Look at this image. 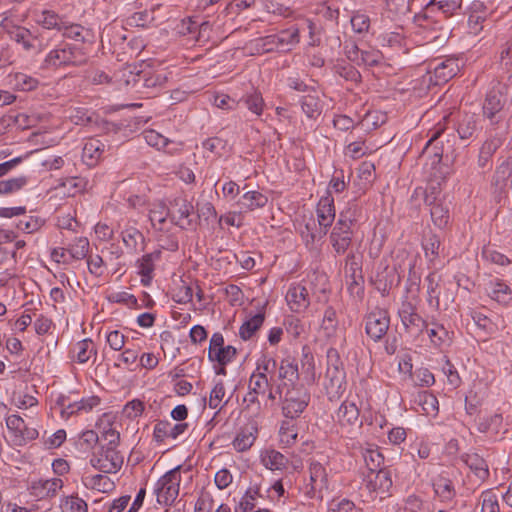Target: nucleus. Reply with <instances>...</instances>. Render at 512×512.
I'll return each mask as SVG.
<instances>
[{
  "instance_id": "nucleus-13",
  "label": "nucleus",
  "mask_w": 512,
  "mask_h": 512,
  "mask_svg": "<svg viewBox=\"0 0 512 512\" xmlns=\"http://www.w3.org/2000/svg\"><path fill=\"white\" fill-rule=\"evenodd\" d=\"M6 426L13 434L17 445H24L29 441L35 440L39 435L38 430L35 427L27 426L19 415H9L6 418Z\"/></svg>"
},
{
  "instance_id": "nucleus-55",
  "label": "nucleus",
  "mask_w": 512,
  "mask_h": 512,
  "mask_svg": "<svg viewBox=\"0 0 512 512\" xmlns=\"http://www.w3.org/2000/svg\"><path fill=\"white\" fill-rule=\"evenodd\" d=\"M364 462L369 470L378 471L383 464L384 457L377 448H367L363 452Z\"/></svg>"
},
{
  "instance_id": "nucleus-16",
  "label": "nucleus",
  "mask_w": 512,
  "mask_h": 512,
  "mask_svg": "<svg viewBox=\"0 0 512 512\" xmlns=\"http://www.w3.org/2000/svg\"><path fill=\"white\" fill-rule=\"evenodd\" d=\"M293 24L290 26V43H299L301 35L308 37V45H318L320 40L315 37L314 23L304 17H294Z\"/></svg>"
},
{
  "instance_id": "nucleus-15",
  "label": "nucleus",
  "mask_w": 512,
  "mask_h": 512,
  "mask_svg": "<svg viewBox=\"0 0 512 512\" xmlns=\"http://www.w3.org/2000/svg\"><path fill=\"white\" fill-rule=\"evenodd\" d=\"M345 275L350 293L352 295L361 296L364 292V278L362 269L355 261V255L353 253H349L346 257Z\"/></svg>"
},
{
  "instance_id": "nucleus-10",
  "label": "nucleus",
  "mask_w": 512,
  "mask_h": 512,
  "mask_svg": "<svg viewBox=\"0 0 512 512\" xmlns=\"http://www.w3.org/2000/svg\"><path fill=\"white\" fill-rule=\"evenodd\" d=\"M392 484L391 473L386 469L368 472L364 479L365 488L372 498L383 499L389 496Z\"/></svg>"
},
{
  "instance_id": "nucleus-27",
  "label": "nucleus",
  "mask_w": 512,
  "mask_h": 512,
  "mask_svg": "<svg viewBox=\"0 0 512 512\" xmlns=\"http://www.w3.org/2000/svg\"><path fill=\"white\" fill-rule=\"evenodd\" d=\"M326 377L329 378V382L325 385L329 399L339 398L345 390L344 372L340 371L337 367H329L326 372Z\"/></svg>"
},
{
  "instance_id": "nucleus-23",
  "label": "nucleus",
  "mask_w": 512,
  "mask_h": 512,
  "mask_svg": "<svg viewBox=\"0 0 512 512\" xmlns=\"http://www.w3.org/2000/svg\"><path fill=\"white\" fill-rule=\"evenodd\" d=\"M317 221L321 228L327 233L328 228L335 220L334 199L331 195L322 197L317 204Z\"/></svg>"
},
{
  "instance_id": "nucleus-31",
  "label": "nucleus",
  "mask_w": 512,
  "mask_h": 512,
  "mask_svg": "<svg viewBox=\"0 0 512 512\" xmlns=\"http://www.w3.org/2000/svg\"><path fill=\"white\" fill-rule=\"evenodd\" d=\"M82 482L86 488L102 493H110L115 488L110 477L102 474L87 475L82 478Z\"/></svg>"
},
{
  "instance_id": "nucleus-57",
  "label": "nucleus",
  "mask_w": 512,
  "mask_h": 512,
  "mask_svg": "<svg viewBox=\"0 0 512 512\" xmlns=\"http://www.w3.org/2000/svg\"><path fill=\"white\" fill-rule=\"evenodd\" d=\"M226 395V390L222 381L215 382L209 396L208 406L211 409L220 410L223 407V399Z\"/></svg>"
},
{
  "instance_id": "nucleus-2",
  "label": "nucleus",
  "mask_w": 512,
  "mask_h": 512,
  "mask_svg": "<svg viewBox=\"0 0 512 512\" xmlns=\"http://www.w3.org/2000/svg\"><path fill=\"white\" fill-rule=\"evenodd\" d=\"M181 481V466H177L161 476L153 487L156 502L164 507L171 506L179 495Z\"/></svg>"
},
{
  "instance_id": "nucleus-21",
  "label": "nucleus",
  "mask_w": 512,
  "mask_h": 512,
  "mask_svg": "<svg viewBox=\"0 0 512 512\" xmlns=\"http://www.w3.org/2000/svg\"><path fill=\"white\" fill-rule=\"evenodd\" d=\"M161 254V250L157 249L151 253L143 255L137 261L138 273L141 276V283L144 286L150 285L154 277L155 263L160 260Z\"/></svg>"
},
{
  "instance_id": "nucleus-62",
  "label": "nucleus",
  "mask_w": 512,
  "mask_h": 512,
  "mask_svg": "<svg viewBox=\"0 0 512 512\" xmlns=\"http://www.w3.org/2000/svg\"><path fill=\"white\" fill-rule=\"evenodd\" d=\"M482 257L486 261L499 266H507L511 263L510 259L506 255L502 254L501 252L491 247L483 248Z\"/></svg>"
},
{
  "instance_id": "nucleus-42",
  "label": "nucleus",
  "mask_w": 512,
  "mask_h": 512,
  "mask_svg": "<svg viewBox=\"0 0 512 512\" xmlns=\"http://www.w3.org/2000/svg\"><path fill=\"white\" fill-rule=\"evenodd\" d=\"M268 202L266 195L259 191L246 192L238 202L241 209L253 211L255 209L263 208Z\"/></svg>"
},
{
  "instance_id": "nucleus-56",
  "label": "nucleus",
  "mask_w": 512,
  "mask_h": 512,
  "mask_svg": "<svg viewBox=\"0 0 512 512\" xmlns=\"http://www.w3.org/2000/svg\"><path fill=\"white\" fill-rule=\"evenodd\" d=\"M242 101L246 107L255 115L260 116L263 112L264 100L260 92L253 91L243 96Z\"/></svg>"
},
{
  "instance_id": "nucleus-47",
  "label": "nucleus",
  "mask_w": 512,
  "mask_h": 512,
  "mask_svg": "<svg viewBox=\"0 0 512 512\" xmlns=\"http://www.w3.org/2000/svg\"><path fill=\"white\" fill-rule=\"evenodd\" d=\"M61 512H88L87 503L78 495L64 496L60 499Z\"/></svg>"
},
{
  "instance_id": "nucleus-4",
  "label": "nucleus",
  "mask_w": 512,
  "mask_h": 512,
  "mask_svg": "<svg viewBox=\"0 0 512 512\" xmlns=\"http://www.w3.org/2000/svg\"><path fill=\"white\" fill-rule=\"evenodd\" d=\"M506 90V86L498 82L486 94L482 109L484 117L491 125H496L503 119V108L507 103Z\"/></svg>"
},
{
  "instance_id": "nucleus-59",
  "label": "nucleus",
  "mask_w": 512,
  "mask_h": 512,
  "mask_svg": "<svg viewBox=\"0 0 512 512\" xmlns=\"http://www.w3.org/2000/svg\"><path fill=\"white\" fill-rule=\"evenodd\" d=\"M69 256L72 259H84L89 251V241L86 237L77 238L73 244L70 245Z\"/></svg>"
},
{
  "instance_id": "nucleus-32",
  "label": "nucleus",
  "mask_w": 512,
  "mask_h": 512,
  "mask_svg": "<svg viewBox=\"0 0 512 512\" xmlns=\"http://www.w3.org/2000/svg\"><path fill=\"white\" fill-rule=\"evenodd\" d=\"M257 438V428L254 426H247L241 429L235 436L232 445L237 452H244L249 450Z\"/></svg>"
},
{
  "instance_id": "nucleus-49",
  "label": "nucleus",
  "mask_w": 512,
  "mask_h": 512,
  "mask_svg": "<svg viewBox=\"0 0 512 512\" xmlns=\"http://www.w3.org/2000/svg\"><path fill=\"white\" fill-rule=\"evenodd\" d=\"M121 235L124 245L131 252H137L139 244L144 242L143 234L135 227H126Z\"/></svg>"
},
{
  "instance_id": "nucleus-61",
  "label": "nucleus",
  "mask_w": 512,
  "mask_h": 512,
  "mask_svg": "<svg viewBox=\"0 0 512 512\" xmlns=\"http://www.w3.org/2000/svg\"><path fill=\"white\" fill-rule=\"evenodd\" d=\"M353 234H336L331 233L330 240L331 244L337 254H344L352 243Z\"/></svg>"
},
{
  "instance_id": "nucleus-5",
  "label": "nucleus",
  "mask_w": 512,
  "mask_h": 512,
  "mask_svg": "<svg viewBox=\"0 0 512 512\" xmlns=\"http://www.w3.org/2000/svg\"><path fill=\"white\" fill-rule=\"evenodd\" d=\"M309 481L301 488L309 498H323V492L328 489V473L326 468L317 461H312L308 468Z\"/></svg>"
},
{
  "instance_id": "nucleus-58",
  "label": "nucleus",
  "mask_w": 512,
  "mask_h": 512,
  "mask_svg": "<svg viewBox=\"0 0 512 512\" xmlns=\"http://www.w3.org/2000/svg\"><path fill=\"white\" fill-rule=\"evenodd\" d=\"M430 214L435 226L444 228L448 224L449 210L442 202L430 208Z\"/></svg>"
},
{
  "instance_id": "nucleus-26",
  "label": "nucleus",
  "mask_w": 512,
  "mask_h": 512,
  "mask_svg": "<svg viewBox=\"0 0 512 512\" xmlns=\"http://www.w3.org/2000/svg\"><path fill=\"white\" fill-rule=\"evenodd\" d=\"M96 356V345L88 338L75 343L71 350V359L79 364H85L92 357L96 358Z\"/></svg>"
},
{
  "instance_id": "nucleus-33",
  "label": "nucleus",
  "mask_w": 512,
  "mask_h": 512,
  "mask_svg": "<svg viewBox=\"0 0 512 512\" xmlns=\"http://www.w3.org/2000/svg\"><path fill=\"white\" fill-rule=\"evenodd\" d=\"M435 495L442 502H452L456 497V490L453 482L444 476H438L433 481Z\"/></svg>"
},
{
  "instance_id": "nucleus-18",
  "label": "nucleus",
  "mask_w": 512,
  "mask_h": 512,
  "mask_svg": "<svg viewBox=\"0 0 512 512\" xmlns=\"http://www.w3.org/2000/svg\"><path fill=\"white\" fill-rule=\"evenodd\" d=\"M357 400L353 398L346 399L336 411V422L345 429L352 428L360 424V409Z\"/></svg>"
},
{
  "instance_id": "nucleus-34",
  "label": "nucleus",
  "mask_w": 512,
  "mask_h": 512,
  "mask_svg": "<svg viewBox=\"0 0 512 512\" xmlns=\"http://www.w3.org/2000/svg\"><path fill=\"white\" fill-rule=\"evenodd\" d=\"M9 38L17 44H20L26 52L36 50L39 46L37 45L38 36L34 35L29 29L23 26L16 29ZM40 49L41 47L39 46V50Z\"/></svg>"
},
{
  "instance_id": "nucleus-22",
  "label": "nucleus",
  "mask_w": 512,
  "mask_h": 512,
  "mask_svg": "<svg viewBox=\"0 0 512 512\" xmlns=\"http://www.w3.org/2000/svg\"><path fill=\"white\" fill-rule=\"evenodd\" d=\"M269 364L270 361L266 359L262 360V364L258 363L256 370L249 379V396L264 394L266 392L268 387L266 371H268Z\"/></svg>"
},
{
  "instance_id": "nucleus-20",
  "label": "nucleus",
  "mask_w": 512,
  "mask_h": 512,
  "mask_svg": "<svg viewBox=\"0 0 512 512\" xmlns=\"http://www.w3.org/2000/svg\"><path fill=\"white\" fill-rule=\"evenodd\" d=\"M188 428L186 423H172L167 420L158 421L153 428V440L158 444L166 440H176Z\"/></svg>"
},
{
  "instance_id": "nucleus-24",
  "label": "nucleus",
  "mask_w": 512,
  "mask_h": 512,
  "mask_svg": "<svg viewBox=\"0 0 512 512\" xmlns=\"http://www.w3.org/2000/svg\"><path fill=\"white\" fill-rule=\"evenodd\" d=\"M425 283L429 303H435V306L438 307L440 296L446 290L443 275L439 271L434 270L426 276Z\"/></svg>"
},
{
  "instance_id": "nucleus-9",
  "label": "nucleus",
  "mask_w": 512,
  "mask_h": 512,
  "mask_svg": "<svg viewBox=\"0 0 512 512\" xmlns=\"http://www.w3.org/2000/svg\"><path fill=\"white\" fill-rule=\"evenodd\" d=\"M294 227L306 245L312 244L317 236L326 234L319 223H316L313 213L304 208L297 214Z\"/></svg>"
},
{
  "instance_id": "nucleus-36",
  "label": "nucleus",
  "mask_w": 512,
  "mask_h": 512,
  "mask_svg": "<svg viewBox=\"0 0 512 512\" xmlns=\"http://www.w3.org/2000/svg\"><path fill=\"white\" fill-rule=\"evenodd\" d=\"M512 176V161L510 159L504 160L499 164L492 177V186L497 190L503 191L511 180Z\"/></svg>"
},
{
  "instance_id": "nucleus-29",
  "label": "nucleus",
  "mask_w": 512,
  "mask_h": 512,
  "mask_svg": "<svg viewBox=\"0 0 512 512\" xmlns=\"http://www.w3.org/2000/svg\"><path fill=\"white\" fill-rule=\"evenodd\" d=\"M113 415L104 413L97 421V427L101 437L108 442V445H116L119 441V432L114 427Z\"/></svg>"
},
{
  "instance_id": "nucleus-46",
  "label": "nucleus",
  "mask_w": 512,
  "mask_h": 512,
  "mask_svg": "<svg viewBox=\"0 0 512 512\" xmlns=\"http://www.w3.org/2000/svg\"><path fill=\"white\" fill-rule=\"evenodd\" d=\"M425 333L435 345H441L450 340L449 332L439 322H430L425 326Z\"/></svg>"
},
{
  "instance_id": "nucleus-6",
  "label": "nucleus",
  "mask_w": 512,
  "mask_h": 512,
  "mask_svg": "<svg viewBox=\"0 0 512 512\" xmlns=\"http://www.w3.org/2000/svg\"><path fill=\"white\" fill-rule=\"evenodd\" d=\"M124 458L116 449V445L102 446L95 452L91 459V465L103 473H116L123 465Z\"/></svg>"
},
{
  "instance_id": "nucleus-3",
  "label": "nucleus",
  "mask_w": 512,
  "mask_h": 512,
  "mask_svg": "<svg viewBox=\"0 0 512 512\" xmlns=\"http://www.w3.org/2000/svg\"><path fill=\"white\" fill-rule=\"evenodd\" d=\"M100 404L101 398L96 395L83 397L79 401H70L69 397L64 394H59L55 398V407L59 410L63 420L82 413H89L98 408Z\"/></svg>"
},
{
  "instance_id": "nucleus-12",
  "label": "nucleus",
  "mask_w": 512,
  "mask_h": 512,
  "mask_svg": "<svg viewBox=\"0 0 512 512\" xmlns=\"http://www.w3.org/2000/svg\"><path fill=\"white\" fill-rule=\"evenodd\" d=\"M401 282V277L396 267H390L387 264H380L377 272L371 278V284L381 293L382 296H388L390 291L397 287Z\"/></svg>"
},
{
  "instance_id": "nucleus-17",
  "label": "nucleus",
  "mask_w": 512,
  "mask_h": 512,
  "mask_svg": "<svg viewBox=\"0 0 512 512\" xmlns=\"http://www.w3.org/2000/svg\"><path fill=\"white\" fill-rule=\"evenodd\" d=\"M194 207L186 197H176L170 201L169 212L171 220L181 228L191 225L190 215Z\"/></svg>"
},
{
  "instance_id": "nucleus-7",
  "label": "nucleus",
  "mask_w": 512,
  "mask_h": 512,
  "mask_svg": "<svg viewBox=\"0 0 512 512\" xmlns=\"http://www.w3.org/2000/svg\"><path fill=\"white\" fill-rule=\"evenodd\" d=\"M236 353L235 347L224 345V337L221 333L212 335L209 343L208 359L221 366L217 374H226L225 366L234 360Z\"/></svg>"
},
{
  "instance_id": "nucleus-51",
  "label": "nucleus",
  "mask_w": 512,
  "mask_h": 512,
  "mask_svg": "<svg viewBox=\"0 0 512 512\" xmlns=\"http://www.w3.org/2000/svg\"><path fill=\"white\" fill-rule=\"evenodd\" d=\"M440 245V239L437 235L430 233L424 236L422 246L430 262H434L438 258Z\"/></svg>"
},
{
  "instance_id": "nucleus-25",
  "label": "nucleus",
  "mask_w": 512,
  "mask_h": 512,
  "mask_svg": "<svg viewBox=\"0 0 512 512\" xmlns=\"http://www.w3.org/2000/svg\"><path fill=\"white\" fill-rule=\"evenodd\" d=\"M35 21L44 29L61 31L66 20L54 10L43 9L35 11Z\"/></svg>"
},
{
  "instance_id": "nucleus-19",
  "label": "nucleus",
  "mask_w": 512,
  "mask_h": 512,
  "mask_svg": "<svg viewBox=\"0 0 512 512\" xmlns=\"http://www.w3.org/2000/svg\"><path fill=\"white\" fill-rule=\"evenodd\" d=\"M177 31L182 36H188V40L192 42H204L209 37L210 24L209 22L199 24L191 18H187L178 24Z\"/></svg>"
},
{
  "instance_id": "nucleus-45",
  "label": "nucleus",
  "mask_w": 512,
  "mask_h": 512,
  "mask_svg": "<svg viewBox=\"0 0 512 512\" xmlns=\"http://www.w3.org/2000/svg\"><path fill=\"white\" fill-rule=\"evenodd\" d=\"M65 38L74 40L76 43H84L89 36V30L80 24L69 23L65 21L63 29L60 31Z\"/></svg>"
},
{
  "instance_id": "nucleus-14",
  "label": "nucleus",
  "mask_w": 512,
  "mask_h": 512,
  "mask_svg": "<svg viewBox=\"0 0 512 512\" xmlns=\"http://www.w3.org/2000/svg\"><path fill=\"white\" fill-rule=\"evenodd\" d=\"M126 85L132 84L133 87L139 90L142 87L157 88L162 87L166 82V77L161 73L156 72H134L132 70L124 71Z\"/></svg>"
},
{
  "instance_id": "nucleus-35",
  "label": "nucleus",
  "mask_w": 512,
  "mask_h": 512,
  "mask_svg": "<svg viewBox=\"0 0 512 512\" xmlns=\"http://www.w3.org/2000/svg\"><path fill=\"white\" fill-rule=\"evenodd\" d=\"M309 294L306 287L297 285L290 288V310L296 313L304 311L309 306Z\"/></svg>"
},
{
  "instance_id": "nucleus-38",
  "label": "nucleus",
  "mask_w": 512,
  "mask_h": 512,
  "mask_svg": "<svg viewBox=\"0 0 512 512\" xmlns=\"http://www.w3.org/2000/svg\"><path fill=\"white\" fill-rule=\"evenodd\" d=\"M356 221V210L349 207L340 212L339 218L331 233L353 234L352 226Z\"/></svg>"
},
{
  "instance_id": "nucleus-64",
  "label": "nucleus",
  "mask_w": 512,
  "mask_h": 512,
  "mask_svg": "<svg viewBox=\"0 0 512 512\" xmlns=\"http://www.w3.org/2000/svg\"><path fill=\"white\" fill-rule=\"evenodd\" d=\"M351 26L356 33H367L370 28V18L368 15L357 11L351 17Z\"/></svg>"
},
{
  "instance_id": "nucleus-1",
  "label": "nucleus",
  "mask_w": 512,
  "mask_h": 512,
  "mask_svg": "<svg viewBox=\"0 0 512 512\" xmlns=\"http://www.w3.org/2000/svg\"><path fill=\"white\" fill-rule=\"evenodd\" d=\"M87 53L82 44L61 42L51 49L45 56L42 69H60L67 67H79L87 62Z\"/></svg>"
},
{
  "instance_id": "nucleus-8",
  "label": "nucleus",
  "mask_w": 512,
  "mask_h": 512,
  "mask_svg": "<svg viewBox=\"0 0 512 512\" xmlns=\"http://www.w3.org/2000/svg\"><path fill=\"white\" fill-rule=\"evenodd\" d=\"M460 71L457 58L449 57L442 61L435 59L428 64L429 81L433 85L447 83Z\"/></svg>"
},
{
  "instance_id": "nucleus-60",
  "label": "nucleus",
  "mask_w": 512,
  "mask_h": 512,
  "mask_svg": "<svg viewBox=\"0 0 512 512\" xmlns=\"http://www.w3.org/2000/svg\"><path fill=\"white\" fill-rule=\"evenodd\" d=\"M257 498H258V490L249 488L245 492L243 497L241 498L235 511L236 512H251L256 505Z\"/></svg>"
},
{
  "instance_id": "nucleus-52",
  "label": "nucleus",
  "mask_w": 512,
  "mask_h": 512,
  "mask_svg": "<svg viewBox=\"0 0 512 512\" xmlns=\"http://www.w3.org/2000/svg\"><path fill=\"white\" fill-rule=\"evenodd\" d=\"M297 101L300 103L302 111L309 118H313L320 115L319 100L316 96L309 93L302 97H298Z\"/></svg>"
},
{
  "instance_id": "nucleus-41",
  "label": "nucleus",
  "mask_w": 512,
  "mask_h": 512,
  "mask_svg": "<svg viewBox=\"0 0 512 512\" xmlns=\"http://www.w3.org/2000/svg\"><path fill=\"white\" fill-rule=\"evenodd\" d=\"M261 462L266 468L276 471L283 470L286 467L287 459L282 453L274 449H265L261 452Z\"/></svg>"
},
{
  "instance_id": "nucleus-48",
  "label": "nucleus",
  "mask_w": 512,
  "mask_h": 512,
  "mask_svg": "<svg viewBox=\"0 0 512 512\" xmlns=\"http://www.w3.org/2000/svg\"><path fill=\"white\" fill-rule=\"evenodd\" d=\"M477 131V120L474 115L465 114L459 121L457 133L462 140H469L475 136Z\"/></svg>"
},
{
  "instance_id": "nucleus-53",
  "label": "nucleus",
  "mask_w": 512,
  "mask_h": 512,
  "mask_svg": "<svg viewBox=\"0 0 512 512\" xmlns=\"http://www.w3.org/2000/svg\"><path fill=\"white\" fill-rule=\"evenodd\" d=\"M481 512H500L498 496L491 489L481 493L479 498Z\"/></svg>"
},
{
  "instance_id": "nucleus-30",
  "label": "nucleus",
  "mask_w": 512,
  "mask_h": 512,
  "mask_svg": "<svg viewBox=\"0 0 512 512\" xmlns=\"http://www.w3.org/2000/svg\"><path fill=\"white\" fill-rule=\"evenodd\" d=\"M105 145L98 139L86 141L82 151V159L88 166H94L101 159Z\"/></svg>"
},
{
  "instance_id": "nucleus-63",
  "label": "nucleus",
  "mask_w": 512,
  "mask_h": 512,
  "mask_svg": "<svg viewBox=\"0 0 512 512\" xmlns=\"http://www.w3.org/2000/svg\"><path fill=\"white\" fill-rule=\"evenodd\" d=\"M389 328V322H366L365 331L374 341L380 340L386 335Z\"/></svg>"
},
{
  "instance_id": "nucleus-11",
  "label": "nucleus",
  "mask_w": 512,
  "mask_h": 512,
  "mask_svg": "<svg viewBox=\"0 0 512 512\" xmlns=\"http://www.w3.org/2000/svg\"><path fill=\"white\" fill-rule=\"evenodd\" d=\"M63 486L61 478H37L29 481L27 490L35 499L46 500L56 497Z\"/></svg>"
},
{
  "instance_id": "nucleus-44",
  "label": "nucleus",
  "mask_w": 512,
  "mask_h": 512,
  "mask_svg": "<svg viewBox=\"0 0 512 512\" xmlns=\"http://www.w3.org/2000/svg\"><path fill=\"white\" fill-rule=\"evenodd\" d=\"M167 217H170L169 207L163 202L153 204L149 211V219L155 229L163 230Z\"/></svg>"
},
{
  "instance_id": "nucleus-28",
  "label": "nucleus",
  "mask_w": 512,
  "mask_h": 512,
  "mask_svg": "<svg viewBox=\"0 0 512 512\" xmlns=\"http://www.w3.org/2000/svg\"><path fill=\"white\" fill-rule=\"evenodd\" d=\"M502 140L497 137L486 139L480 147L477 164L480 168H488L495 152L501 147Z\"/></svg>"
},
{
  "instance_id": "nucleus-50",
  "label": "nucleus",
  "mask_w": 512,
  "mask_h": 512,
  "mask_svg": "<svg viewBox=\"0 0 512 512\" xmlns=\"http://www.w3.org/2000/svg\"><path fill=\"white\" fill-rule=\"evenodd\" d=\"M444 130H445V126L442 125L441 123H438L432 130H430L431 137L428 140V142L426 143V146L424 148V152L432 150L433 155L436 158H438L439 161L443 157L444 150H443L442 146L441 147L437 146V140L440 138V136L442 135Z\"/></svg>"
},
{
  "instance_id": "nucleus-39",
  "label": "nucleus",
  "mask_w": 512,
  "mask_h": 512,
  "mask_svg": "<svg viewBox=\"0 0 512 512\" xmlns=\"http://www.w3.org/2000/svg\"><path fill=\"white\" fill-rule=\"evenodd\" d=\"M16 260L13 259V249L0 245V269L3 270L0 284H5L8 279L14 276L13 267Z\"/></svg>"
},
{
  "instance_id": "nucleus-40",
  "label": "nucleus",
  "mask_w": 512,
  "mask_h": 512,
  "mask_svg": "<svg viewBox=\"0 0 512 512\" xmlns=\"http://www.w3.org/2000/svg\"><path fill=\"white\" fill-rule=\"evenodd\" d=\"M465 463L480 483L489 477L488 464L478 454H468L465 458Z\"/></svg>"
},
{
  "instance_id": "nucleus-54",
  "label": "nucleus",
  "mask_w": 512,
  "mask_h": 512,
  "mask_svg": "<svg viewBox=\"0 0 512 512\" xmlns=\"http://www.w3.org/2000/svg\"><path fill=\"white\" fill-rule=\"evenodd\" d=\"M489 295L497 302L506 303L512 298V291L506 283L501 280H497L492 284V289L489 292Z\"/></svg>"
},
{
  "instance_id": "nucleus-43",
  "label": "nucleus",
  "mask_w": 512,
  "mask_h": 512,
  "mask_svg": "<svg viewBox=\"0 0 512 512\" xmlns=\"http://www.w3.org/2000/svg\"><path fill=\"white\" fill-rule=\"evenodd\" d=\"M415 402L421 407L423 414L427 416H436L439 411V402L435 395L428 391L420 392Z\"/></svg>"
},
{
  "instance_id": "nucleus-37",
  "label": "nucleus",
  "mask_w": 512,
  "mask_h": 512,
  "mask_svg": "<svg viewBox=\"0 0 512 512\" xmlns=\"http://www.w3.org/2000/svg\"><path fill=\"white\" fill-rule=\"evenodd\" d=\"M9 84L15 90L29 92L35 90L39 85V80L27 74L16 72L8 75Z\"/></svg>"
}]
</instances>
